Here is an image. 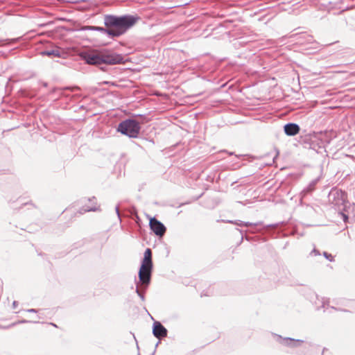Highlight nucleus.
<instances>
[{
  "mask_svg": "<svg viewBox=\"0 0 355 355\" xmlns=\"http://www.w3.org/2000/svg\"><path fill=\"white\" fill-rule=\"evenodd\" d=\"M314 41L313 36L309 35H303L299 37V42L301 44H311Z\"/></svg>",
  "mask_w": 355,
  "mask_h": 355,
  "instance_id": "obj_15",
  "label": "nucleus"
},
{
  "mask_svg": "<svg viewBox=\"0 0 355 355\" xmlns=\"http://www.w3.org/2000/svg\"><path fill=\"white\" fill-rule=\"evenodd\" d=\"M40 54L42 55H46L49 57H55L60 58L61 53L60 51L58 48H53L52 49H46L41 51Z\"/></svg>",
  "mask_w": 355,
  "mask_h": 355,
  "instance_id": "obj_12",
  "label": "nucleus"
},
{
  "mask_svg": "<svg viewBox=\"0 0 355 355\" xmlns=\"http://www.w3.org/2000/svg\"><path fill=\"white\" fill-rule=\"evenodd\" d=\"M93 200H95V197H93L92 199V198H88L89 201H92Z\"/></svg>",
  "mask_w": 355,
  "mask_h": 355,
  "instance_id": "obj_34",
  "label": "nucleus"
},
{
  "mask_svg": "<svg viewBox=\"0 0 355 355\" xmlns=\"http://www.w3.org/2000/svg\"><path fill=\"white\" fill-rule=\"evenodd\" d=\"M228 154H229L230 155H232L234 154V153H233V152H228Z\"/></svg>",
  "mask_w": 355,
  "mask_h": 355,
  "instance_id": "obj_35",
  "label": "nucleus"
},
{
  "mask_svg": "<svg viewBox=\"0 0 355 355\" xmlns=\"http://www.w3.org/2000/svg\"><path fill=\"white\" fill-rule=\"evenodd\" d=\"M316 183H317V180H313L311 182H310V184L302 190V191L301 193L302 197L305 196L307 193L313 191L315 189V186Z\"/></svg>",
  "mask_w": 355,
  "mask_h": 355,
  "instance_id": "obj_13",
  "label": "nucleus"
},
{
  "mask_svg": "<svg viewBox=\"0 0 355 355\" xmlns=\"http://www.w3.org/2000/svg\"><path fill=\"white\" fill-rule=\"evenodd\" d=\"M84 31H98L101 33L105 34L110 39H113V34L111 29L107 26H86L83 28Z\"/></svg>",
  "mask_w": 355,
  "mask_h": 355,
  "instance_id": "obj_10",
  "label": "nucleus"
},
{
  "mask_svg": "<svg viewBox=\"0 0 355 355\" xmlns=\"http://www.w3.org/2000/svg\"><path fill=\"white\" fill-rule=\"evenodd\" d=\"M115 211H116V214L117 215L119 220L121 221V216H120V213H119V205H116L115 207Z\"/></svg>",
  "mask_w": 355,
  "mask_h": 355,
  "instance_id": "obj_25",
  "label": "nucleus"
},
{
  "mask_svg": "<svg viewBox=\"0 0 355 355\" xmlns=\"http://www.w3.org/2000/svg\"><path fill=\"white\" fill-rule=\"evenodd\" d=\"M310 255L319 256L320 255V252L318 250L314 248L310 253Z\"/></svg>",
  "mask_w": 355,
  "mask_h": 355,
  "instance_id": "obj_24",
  "label": "nucleus"
},
{
  "mask_svg": "<svg viewBox=\"0 0 355 355\" xmlns=\"http://www.w3.org/2000/svg\"><path fill=\"white\" fill-rule=\"evenodd\" d=\"M149 226L151 231L157 236L162 237L166 233V227L155 217H152L150 218Z\"/></svg>",
  "mask_w": 355,
  "mask_h": 355,
  "instance_id": "obj_8",
  "label": "nucleus"
},
{
  "mask_svg": "<svg viewBox=\"0 0 355 355\" xmlns=\"http://www.w3.org/2000/svg\"><path fill=\"white\" fill-rule=\"evenodd\" d=\"M29 322L39 323V322H38V321H34V322H32V321H30V320H24V319H23V320H19V321H17V322H16L12 323V324L10 325V327H13V326H15V325H16V324H25V323H29Z\"/></svg>",
  "mask_w": 355,
  "mask_h": 355,
  "instance_id": "obj_20",
  "label": "nucleus"
},
{
  "mask_svg": "<svg viewBox=\"0 0 355 355\" xmlns=\"http://www.w3.org/2000/svg\"><path fill=\"white\" fill-rule=\"evenodd\" d=\"M155 352H156V351H155V350L152 352V354H151L150 355H155Z\"/></svg>",
  "mask_w": 355,
  "mask_h": 355,
  "instance_id": "obj_36",
  "label": "nucleus"
},
{
  "mask_svg": "<svg viewBox=\"0 0 355 355\" xmlns=\"http://www.w3.org/2000/svg\"><path fill=\"white\" fill-rule=\"evenodd\" d=\"M26 312H28V313H40V309H26Z\"/></svg>",
  "mask_w": 355,
  "mask_h": 355,
  "instance_id": "obj_27",
  "label": "nucleus"
},
{
  "mask_svg": "<svg viewBox=\"0 0 355 355\" xmlns=\"http://www.w3.org/2000/svg\"><path fill=\"white\" fill-rule=\"evenodd\" d=\"M284 133L287 136H295L300 131V127L295 123H287L284 125Z\"/></svg>",
  "mask_w": 355,
  "mask_h": 355,
  "instance_id": "obj_11",
  "label": "nucleus"
},
{
  "mask_svg": "<svg viewBox=\"0 0 355 355\" xmlns=\"http://www.w3.org/2000/svg\"><path fill=\"white\" fill-rule=\"evenodd\" d=\"M234 224L237 225V226H239V227H243V221H241V220H236L234 221Z\"/></svg>",
  "mask_w": 355,
  "mask_h": 355,
  "instance_id": "obj_26",
  "label": "nucleus"
},
{
  "mask_svg": "<svg viewBox=\"0 0 355 355\" xmlns=\"http://www.w3.org/2000/svg\"><path fill=\"white\" fill-rule=\"evenodd\" d=\"M340 215H341V216H342L343 220L345 223H347V222H348V220H349V216H348V215H347L346 214H345L343 211H340Z\"/></svg>",
  "mask_w": 355,
  "mask_h": 355,
  "instance_id": "obj_23",
  "label": "nucleus"
},
{
  "mask_svg": "<svg viewBox=\"0 0 355 355\" xmlns=\"http://www.w3.org/2000/svg\"><path fill=\"white\" fill-rule=\"evenodd\" d=\"M272 336L278 343L289 348L299 347L301 346L302 343H304L303 340L295 339L290 337H283L281 335L275 333H272Z\"/></svg>",
  "mask_w": 355,
  "mask_h": 355,
  "instance_id": "obj_7",
  "label": "nucleus"
},
{
  "mask_svg": "<svg viewBox=\"0 0 355 355\" xmlns=\"http://www.w3.org/2000/svg\"><path fill=\"white\" fill-rule=\"evenodd\" d=\"M49 324H50L51 325H52V326H53V327H56V328L58 327V326H57L55 323L51 322V323H49Z\"/></svg>",
  "mask_w": 355,
  "mask_h": 355,
  "instance_id": "obj_32",
  "label": "nucleus"
},
{
  "mask_svg": "<svg viewBox=\"0 0 355 355\" xmlns=\"http://www.w3.org/2000/svg\"><path fill=\"white\" fill-rule=\"evenodd\" d=\"M137 15H105L103 17L104 25L111 29L113 39L117 38L125 34L129 29L133 27L139 21Z\"/></svg>",
  "mask_w": 355,
  "mask_h": 355,
  "instance_id": "obj_1",
  "label": "nucleus"
},
{
  "mask_svg": "<svg viewBox=\"0 0 355 355\" xmlns=\"http://www.w3.org/2000/svg\"><path fill=\"white\" fill-rule=\"evenodd\" d=\"M43 85H44V87H46V86H47V83H43Z\"/></svg>",
  "mask_w": 355,
  "mask_h": 355,
  "instance_id": "obj_37",
  "label": "nucleus"
},
{
  "mask_svg": "<svg viewBox=\"0 0 355 355\" xmlns=\"http://www.w3.org/2000/svg\"><path fill=\"white\" fill-rule=\"evenodd\" d=\"M99 210V208L97 207H86V206H84L83 207H81L79 210H78V213L80 214H83L86 212H88V211H96Z\"/></svg>",
  "mask_w": 355,
  "mask_h": 355,
  "instance_id": "obj_16",
  "label": "nucleus"
},
{
  "mask_svg": "<svg viewBox=\"0 0 355 355\" xmlns=\"http://www.w3.org/2000/svg\"><path fill=\"white\" fill-rule=\"evenodd\" d=\"M81 58L88 64L99 66L102 64H118L125 62L124 56L107 50L84 51L80 54Z\"/></svg>",
  "mask_w": 355,
  "mask_h": 355,
  "instance_id": "obj_2",
  "label": "nucleus"
},
{
  "mask_svg": "<svg viewBox=\"0 0 355 355\" xmlns=\"http://www.w3.org/2000/svg\"><path fill=\"white\" fill-rule=\"evenodd\" d=\"M323 256L325 259H327V260H329V261L331 262H333L334 261V257L329 253H328L327 252H323Z\"/></svg>",
  "mask_w": 355,
  "mask_h": 355,
  "instance_id": "obj_21",
  "label": "nucleus"
},
{
  "mask_svg": "<svg viewBox=\"0 0 355 355\" xmlns=\"http://www.w3.org/2000/svg\"><path fill=\"white\" fill-rule=\"evenodd\" d=\"M135 283L137 284V286H136V288H135V292L137 294V295L140 297V299L142 301H144L145 300L144 293L146 292V289H145L144 287H143L142 286H141V289L139 288V287L137 286L139 282L137 281L136 277L135 278Z\"/></svg>",
  "mask_w": 355,
  "mask_h": 355,
  "instance_id": "obj_14",
  "label": "nucleus"
},
{
  "mask_svg": "<svg viewBox=\"0 0 355 355\" xmlns=\"http://www.w3.org/2000/svg\"><path fill=\"white\" fill-rule=\"evenodd\" d=\"M153 267L152 251L150 248H147L144 252L138 273L139 282L145 289H147L150 284Z\"/></svg>",
  "mask_w": 355,
  "mask_h": 355,
  "instance_id": "obj_3",
  "label": "nucleus"
},
{
  "mask_svg": "<svg viewBox=\"0 0 355 355\" xmlns=\"http://www.w3.org/2000/svg\"><path fill=\"white\" fill-rule=\"evenodd\" d=\"M17 306H18V302L17 301H14L12 302V308L13 309H16Z\"/></svg>",
  "mask_w": 355,
  "mask_h": 355,
  "instance_id": "obj_29",
  "label": "nucleus"
},
{
  "mask_svg": "<svg viewBox=\"0 0 355 355\" xmlns=\"http://www.w3.org/2000/svg\"><path fill=\"white\" fill-rule=\"evenodd\" d=\"M320 134L322 135L321 139L324 140L327 144H330L332 139L334 137V136L333 135V134H334L333 132H325L324 134L320 132Z\"/></svg>",
  "mask_w": 355,
  "mask_h": 355,
  "instance_id": "obj_17",
  "label": "nucleus"
},
{
  "mask_svg": "<svg viewBox=\"0 0 355 355\" xmlns=\"http://www.w3.org/2000/svg\"><path fill=\"white\" fill-rule=\"evenodd\" d=\"M328 198L329 202L334 206L338 209L343 206V211H346V204L348 202L346 192L337 188H333L329 193Z\"/></svg>",
  "mask_w": 355,
  "mask_h": 355,
  "instance_id": "obj_5",
  "label": "nucleus"
},
{
  "mask_svg": "<svg viewBox=\"0 0 355 355\" xmlns=\"http://www.w3.org/2000/svg\"><path fill=\"white\" fill-rule=\"evenodd\" d=\"M234 220H227L226 222H227V223H228L234 224Z\"/></svg>",
  "mask_w": 355,
  "mask_h": 355,
  "instance_id": "obj_31",
  "label": "nucleus"
},
{
  "mask_svg": "<svg viewBox=\"0 0 355 355\" xmlns=\"http://www.w3.org/2000/svg\"><path fill=\"white\" fill-rule=\"evenodd\" d=\"M19 94L21 97L30 98H31L34 96V95L31 94L28 91H26V89H21L19 91Z\"/></svg>",
  "mask_w": 355,
  "mask_h": 355,
  "instance_id": "obj_18",
  "label": "nucleus"
},
{
  "mask_svg": "<svg viewBox=\"0 0 355 355\" xmlns=\"http://www.w3.org/2000/svg\"><path fill=\"white\" fill-rule=\"evenodd\" d=\"M236 230L239 232V233H240L241 235H243V231L242 230H240V229H238V228H237ZM244 239H245L246 241H251V239H251V237H250V236H245V237H243V236H241V239L240 243L243 241V240Z\"/></svg>",
  "mask_w": 355,
  "mask_h": 355,
  "instance_id": "obj_22",
  "label": "nucleus"
},
{
  "mask_svg": "<svg viewBox=\"0 0 355 355\" xmlns=\"http://www.w3.org/2000/svg\"><path fill=\"white\" fill-rule=\"evenodd\" d=\"M279 225V223L263 225V222H261V221H259L257 223L243 222V226H245V227L252 226V227H256L262 225V228H261V229L249 230L248 232L250 233H251V234H255V233L267 234L270 236L273 235L274 232H273L272 229L278 227Z\"/></svg>",
  "mask_w": 355,
  "mask_h": 355,
  "instance_id": "obj_6",
  "label": "nucleus"
},
{
  "mask_svg": "<svg viewBox=\"0 0 355 355\" xmlns=\"http://www.w3.org/2000/svg\"><path fill=\"white\" fill-rule=\"evenodd\" d=\"M137 355H141V354H140L139 353H138V354H137Z\"/></svg>",
  "mask_w": 355,
  "mask_h": 355,
  "instance_id": "obj_38",
  "label": "nucleus"
},
{
  "mask_svg": "<svg viewBox=\"0 0 355 355\" xmlns=\"http://www.w3.org/2000/svg\"><path fill=\"white\" fill-rule=\"evenodd\" d=\"M23 207H27V209H33L35 208L34 205L31 202H24L21 204V207H19V209L18 210H20L21 209H22Z\"/></svg>",
  "mask_w": 355,
  "mask_h": 355,
  "instance_id": "obj_19",
  "label": "nucleus"
},
{
  "mask_svg": "<svg viewBox=\"0 0 355 355\" xmlns=\"http://www.w3.org/2000/svg\"><path fill=\"white\" fill-rule=\"evenodd\" d=\"M153 334L157 339L166 338L168 335V330L159 321H155L153 324Z\"/></svg>",
  "mask_w": 355,
  "mask_h": 355,
  "instance_id": "obj_9",
  "label": "nucleus"
},
{
  "mask_svg": "<svg viewBox=\"0 0 355 355\" xmlns=\"http://www.w3.org/2000/svg\"><path fill=\"white\" fill-rule=\"evenodd\" d=\"M333 309H334L335 310H337V311H343V312H349V310H347V309H336V308H334V307H332Z\"/></svg>",
  "mask_w": 355,
  "mask_h": 355,
  "instance_id": "obj_28",
  "label": "nucleus"
},
{
  "mask_svg": "<svg viewBox=\"0 0 355 355\" xmlns=\"http://www.w3.org/2000/svg\"><path fill=\"white\" fill-rule=\"evenodd\" d=\"M116 130L130 138H137L140 133L141 124L137 120L128 118L119 123Z\"/></svg>",
  "mask_w": 355,
  "mask_h": 355,
  "instance_id": "obj_4",
  "label": "nucleus"
},
{
  "mask_svg": "<svg viewBox=\"0 0 355 355\" xmlns=\"http://www.w3.org/2000/svg\"><path fill=\"white\" fill-rule=\"evenodd\" d=\"M159 343H160V342H159V341H158V342L155 344V350H156V348H157V347L158 346V345H159Z\"/></svg>",
  "mask_w": 355,
  "mask_h": 355,
  "instance_id": "obj_33",
  "label": "nucleus"
},
{
  "mask_svg": "<svg viewBox=\"0 0 355 355\" xmlns=\"http://www.w3.org/2000/svg\"><path fill=\"white\" fill-rule=\"evenodd\" d=\"M37 318H38L39 319H42V318H44V313H40H40H39V315H37Z\"/></svg>",
  "mask_w": 355,
  "mask_h": 355,
  "instance_id": "obj_30",
  "label": "nucleus"
}]
</instances>
